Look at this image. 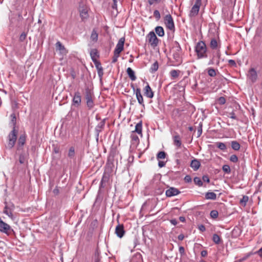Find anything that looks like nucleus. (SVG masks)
Returning a JSON list of instances; mask_svg holds the SVG:
<instances>
[{
	"label": "nucleus",
	"instance_id": "f257e3e1",
	"mask_svg": "<svg viewBox=\"0 0 262 262\" xmlns=\"http://www.w3.org/2000/svg\"><path fill=\"white\" fill-rule=\"evenodd\" d=\"M195 51L199 59L207 57L206 45L204 41H200L197 43Z\"/></svg>",
	"mask_w": 262,
	"mask_h": 262
},
{
	"label": "nucleus",
	"instance_id": "f03ea898",
	"mask_svg": "<svg viewBox=\"0 0 262 262\" xmlns=\"http://www.w3.org/2000/svg\"><path fill=\"white\" fill-rule=\"evenodd\" d=\"M146 41H148L150 45L153 48L157 47L159 43V39L153 31H150L147 35Z\"/></svg>",
	"mask_w": 262,
	"mask_h": 262
},
{
	"label": "nucleus",
	"instance_id": "7ed1b4c3",
	"mask_svg": "<svg viewBox=\"0 0 262 262\" xmlns=\"http://www.w3.org/2000/svg\"><path fill=\"white\" fill-rule=\"evenodd\" d=\"M17 130L13 129L8 135V147L9 148H12L14 146L17 139Z\"/></svg>",
	"mask_w": 262,
	"mask_h": 262
},
{
	"label": "nucleus",
	"instance_id": "20e7f679",
	"mask_svg": "<svg viewBox=\"0 0 262 262\" xmlns=\"http://www.w3.org/2000/svg\"><path fill=\"white\" fill-rule=\"evenodd\" d=\"M111 165H106L105 167L104 172L100 182V188L104 187L105 183H106L108 181L110 172H111Z\"/></svg>",
	"mask_w": 262,
	"mask_h": 262
},
{
	"label": "nucleus",
	"instance_id": "39448f33",
	"mask_svg": "<svg viewBox=\"0 0 262 262\" xmlns=\"http://www.w3.org/2000/svg\"><path fill=\"white\" fill-rule=\"evenodd\" d=\"M93 96V93L89 89H86L84 97L86 100V105L90 109L93 108L94 105Z\"/></svg>",
	"mask_w": 262,
	"mask_h": 262
},
{
	"label": "nucleus",
	"instance_id": "423d86ee",
	"mask_svg": "<svg viewBox=\"0 0 262 262\" xmlns=\"http://www.w3.org/2000/svg\"><path fill=\"white\" fill-rule=\"evenodd\" d=\"M247 80L252 83H254L256 81L258 78V75L257 72L254 68H250L247 74Z\"/></svg>",
	"mask_w": 262,
	"mask_h": 262
},
{
	"label": "nucleus",
	"instance_id": "0eeeda50",
	"mask_svg": "<svg viewBox=\"0 0 262 262\" xmlns=\"http://www.w3.org/2000/svg\"><path fill=\"white\" fill-rule=\"evenodd\" d=\"M70 96L73 97L72 105L75 107L79 106L81 103V95L80 92H75L73 95L70 94Z\"/></svg>",
	"mask_w": 262,
	"mask_h": 262
},
{
	"label": "nucleus",
	"instance_id": "6e6552de",
	"mask_svg": "<svg viewBox=\"0 0 262 262\" xmlns=\"http://www.w3.org/2000/svg\"><path fill=\"white\" fill-rule=\"evenodd\" d=\"M5 207L4 209L3 213L7 215L11 219L13 218L12 211L14 209V205L13 203H8L6 202H5Z\"/></svg>",
	"mask_w": 262,
	"mask_h": 262
},
{
	"label": "nucleus",
	"instance_id": "1a4fd4ad",
	"mask_svg": "<svg viewBox=\"0 0 262 262\" xmlns=\"http://www.w3.org/2000/svg\"><path fill=\"white\" fill-rule=\"evenodd\" d=\"M88 11L89 8L86 5L82 4H80L79 11L82 20H84L89 17Z\"/></svg>",
	"mask_w": 262,
	"mask_h": 262
},
{
	"label": "nucleus",
	"instance_id": "9d476101",
	"mask_svg": "<svg viewBox=\"0 0 262 262\" xmlns=\"http://www.w3.org/2000/svg\"><path fill=\"white\" fill-rule=\"evenodd\" d=\"M164 23L166 27L171 31L174 30V24L173 18L170 14L166 15L164 17Z\"/></svg>",
	"mask_w": 262,
	"mask_h": 262
},
{
	"label": "nucleus",
	"instance_id": "9b49d317",
	"mask_svg": "<svg viewBox=\"0 0 262 262\" xmlns=\"http://www.w3.org/2000/svg\"><path fill=\"white\" fill-rule=\"evenodd\" d=\"M177 164H184V163H190L191 164H200L199 161L196 159L191 160V158H189V157L185 154L184 156V158L183 159H177L176 161Z\"/></svg>",
	"mask_w": 262,
	"mask_h": 262
},
{
	"label": "nucleus",
	"instance_id": "f8f14e48",
	"mask_svg": "<svg viewBox=\"0 0 262 262\" xmlns=\"http://www.w3.org/2000/svg\"><path fill=\"white\" fill-rule=\"evenodd\" d=\"M76 157L75 148L74 146H71L67 151V158L70 162L75 163Z\"/></svg>",
	"mask_w": 262,
	"mask_h": 262
},
{
	"label": "nucleus",
	"instance_id": "ddd939ff",
	"mask_svg": "<svg viewBox=\"0 0 262 262\" xmlns=\"http://www.w3.org/2000/svg\"><path fill=\"white\" fill-rule=\"evenodd\" d=\"M201 5V0H196L194 5L193 6L190 11V17L195 16L198 14Z\"/></svg>",
	"mask_w": 262,
	"mask_h": 262
},
{
	"label": "nucleus",
	"instance_id": "4468645a",
	"mask_svg": "<svg viewBox=\"0 0 262 262\" xmlns=\"http://www.w3.org/2000/svg\"><path fill=\"white\" fill-rule=\"evenodd\" d=\"M133 88V91L134 93H135L137 99L138 100V103L141 105L142 106L144 107L145 104L144 103V100L143 96L141 94V90L140 88L135 89L133 85H132Z\"/></svg>",
	"mask_w": 262,
	"mask_h": 262
},
{
	"label": "nucleus",
	"instance_id": "2eb2a0df",
	"mask_svg": "<svg viewBox=\"0 0 262 262\" xmlns=\"http://www.w3.org/2000/svg\"><path fill=\"white\" fill-rule=\"evenodd\" d=\"M124 37H121L120 38L116 46L114 52L116 53L117 54H120V53L123 51L124 49Z\"/></svg>",
	"mask_w": 262,
	"mask_h": 262
},
{
	"label": "nucleus",
	"instance_id": "dca6fc26",
	"mask_svg": "<svg viewBox=\"0 0 262 262\" xmlns=\"http://www.w3.org/2000/svg\"><path fill=\"white\" fill-rule=\"evenodd\" d=\"M180 193V191L174 187H170L169 189L166 191V195L168 197H171L178 195Z\"/></svg>",
	"mask_w": 262,
	"mask_h": 262
},
{
	"label": "nucleus",
	"instance_id": "f3484780",
	"mask_svg": "<svg viewBox=\"0 0 262 262\" xmlns=\"http://www.w3.org/2000/svg\"><path fill=\"white\" fill-rule=\"evenodd\" d=\"M115 233L119 237H122L125 233L123 225L118 224L116 227Z\"/></svg>",
	"mask_w": 262,
	"mask_h": 262
},
{
	"label": "nucleus",
	"instance_id": "a211bd4d",
	"mask_svg": "<svg viewBox=\"0 0 262 262\" xmlns=\"http://www.w3.org/2000/svg\"><path fill=\"white\" fill-rule=\"evenodd\" d=\"M144 95L149 98H152L154 97V92L148 84L143 89Z\"/></svg>",
	"mask_w": 262,
	"mask_h": 262
},
{
	"label": "nucleus",
	"instance_id": "6ab92c4d",
	"mask_svg": "<svg viewBox=\"0 0 262 262\" xmlns=\"http://www.w3.org/2000/svg\"><path fill=\"white\" fill-rule=\"evenodd\" d=\"M173 145L177 148H180L182 145L181 138L180 135L176 133L173 136Z\"/></svg>",
	"mask_w": 262,
	"mask_h": 262
},
{
	"label": "nucleus",
	"instance_id": "aec40b11",
	"mask_svg": "<svg viewBox=\"0 0 262 262\" xmlns=\"http://www.w3.org/2000/svg\"><path fill=\"white\" fill-rule=\"evenodd\" d=\"M90 56L93 62H95L99 57V53L96 49H92L90 51Z\"/></svg>",
	"mask_w": 262,
	"mask_h": 262
},
{
	"label": "nucleus",
	"instance_id": "412c9836",
	"mask_svg": "<svg viewBox=\"0 0 262 262\" xmlns=\"http://www.w3.org/2000/svg\"><path fill=\"white\" fill-rule=\"evenodd\" d=\"M28 154L27 152L21 153L19 158V162L20 164H24L25 163H28Z\"/></svg>",
	"mask_w": 262,
	"mask_h": 262
},
{
	"label": "nucleus",
	"instance_id": "4be33fe9",
	"mask_svg": "<svg viewBox=\"0 0 262 262\" xmlns=\"http://www.w3.org/2000/svg\"><path fill=\"white\" fill-rule=\"evenodd\" d=\"M126 72L132 81H135L136 79V76H135V72L131 68H128L127 69Z\"/></svg>",
	"mask_w": 262,
	"mask_h": 262
},
{
	"label": "nucleus",
	"instance_id": "5701e85b",
	"mask_svg": "<svg viewBox=\"0 0 262 262\" xmlns=\"http://www.w3.org/2000/svg\"><path fill=\"white\" fill-rule=\"evenodd\" d=\"M205 199L207 200H215L216 194L213 192H207L205 193Z\"/></svg>",
	"mask_w": 262,
	"mask_h": 262
},
{
	"label": "nucleus",
	"instance_id": "b1692460",
	"mask_svg": "<svg viewBox=\"0 0 262 262\" xmlns=\"http://www.w3.org/2000/svg\"><path fill=\"white\" fill-rule=\"evenodd\" d=\"M55 46L56 50L60 51L61 53H64L66 52V48L60 41H57Z\"/></svg>",
	"mask_w": 262,
	"mask_h": 262
},
{
	"label": "nucleus",
	"instance_id": "393cba45",
	"mask_svg": "<svg viewBox=\"0 0 262 262\" xmlns=\"http://www.w3.org/2000/svg\"><path fill=\"white\" fill-rule=\"evenodd\" d=\"M26 139V136L25 134L21 135L18 139V144L19 146H23L25 142Z\"/></svg>",
	"mask_w": 262,
	"mask_h": 262
},
{
	"label": "nucleus",
	"instance_id": "a878e982",
	"mask_svg": "<svg viewBox=\"0 0 262 262\" xmlns=\"http://www.w3.org/2000/svg\"><path fill=\"white\" fill-rule=\"evenodd\" d=\"M155 32L160 37H162L164 35V31L163 27L161 26L156 27L155 28Z\"/></svg>",
	"mask_w": 262,
	"mask_h": 262
},
{
	"label": "nucleus",
	"instance_id": "bb28decb",
	"mask_svg": "<svg viewBox=\"0 0 262 262\" xmlns=\"http://www.w3.org/2000/svg\"><path fill=\"white\" fill-rule=\"evenodd\" d=\"M231 146L234 150H238L241 147L239 143L236 141H232L231 142Z\"/></svg>",
	"mask_w": 262,
	"mask_h": 262
},
{
	"label": "nucleus",
	"instance_id": "cd10ccee",
	"mask_svg": "<svg viewBox=\"0 0 262 262\" xmlns=\"http://www.w3.org/2000/svg\"><path fill=\"white\" fill-rule=\"evenodd\" d=\"M180 73V71L179 70H172L169 74L171 79H174L179 76Z\"/></svg>",
	"mask_w": 262,
	"mask_h": 262
},
{
	"label": "nucleus",
	"instance_id": "c85d7f7f",
	"mask_svg": "<svg viewBox=\"0 0 262 262\" xmlns=\"http://www.w3.org/2000/svg\"><path fill=\"white\" fill-rule=\"evenodd\" d=\"M130 138L132 139V141L133 144H138L139 142V139L138 137L134 133V132H133L131 134Z\"/></svg>",
	"mask_w": 262,
	"mask_h": 262
},
{
	"label": "nucleus",
	"instance_id": "c756f323",
	"mask_svg": "<svg viewBox=\"0 0 262 262\" xmlns=\"http://www.w3.org/2000/svg\"><path fill=\"white\" fill-rule=\"evenodd\" d=\"M142 125L141 122L137 123L135 126V130L134 132L137 133L138 134L142 135Z\"/></svg>",
	"mask_w": 262,
	"mask_h": 262
},
{
	"label": "nucleus",
	"instance_id": "7c9ffc66",
	"mask_svg": "<svg viewBox=\"0 0 262 262\" xmlns=\"http://www.w3.org/2000/svg\"><path fill=\"white\" fill-rule=\"evenodd\" d=\"M98 33H97L95 29H94L92 31V33H91V39L95 42L98 40Z\"/></svg>",
	"mask_w": 262,
	"mask_h": 262
},
{
	"label": "nucleus",
	"instance_id": "2f4dec72",
	"mask_svg": "<svg viewBox=\"0 0 262 262\" xmlns=\"http://www.w3.org/2000/svg\"><path fill=\"white\" fill-rule=\"evenodd\" d=\"M10 117H11V123L12 124L13 129H15L16 123V115L14 113H13L10 115Z\"/></svg>",
	"mask_w": 262,
	"mask_h": 262
},
{
	"label": "nucleus",
	"instance_id": "473e14b6",
	"mask_svg": "<svg viewBox=\"0 0 262 262\" xmlns=\"http://www.w3.org/2000/svg\"><path fill=\"white\" fill-rule=\"evenodd\" d=\"M159 68L158 62L157 61L155 62L151 66L150 68V72L151 73H155L157 71Z\"/></svg>",
	"mask_w": 262,
	"mask_h": 262
},
{
	"label": "nucleus",
	"instance_id": "72a5a7b5",
	"mask_svg": "<svg viewBox=\"0 0 262 262\" xmlns=\"http://www.w3.org/2000/svg\"><path fill=\"white\" fill-rule=\"evenodd\" d=\"M105 125V119H103L96 126V129L98 132L101 131V129L103 128Z\"/></svg>",
	"mask_w": 262,
	"mask_h": 262
},
{
	"label": "nucleus",
	"instance_id": "f704fd0d",
	"mask_svg": "<svg viewBox=\"0 0 262 262\" xmlns=\"http://www.w3.org/2000/svg\"><path fill=\"white\" fill-rule=\"evenodd\" d=\"M212 241L216 244H219L221 243V239L217 234H214L212 236Z\"/></svg>",
	"mask_w": 262,
	"mask_h": 262
},
{
	"label": "nucleus",
	"instance_id": "c9c22d12",
	"mask_svg": "<svg viewBox=\"0 0 262 262\" xmlns=\"http://www.w3.org/2000/svg\"><path fill=\"white\" fill-rule=\"evenodd\" d=\"M216 146L222 150H225L227 149V146L225 143L222 142H216Z\"/></svg>",
	"mask_w": 262,
	"mask_h": 262
},
{
	"label": "nucleus",
	"instance_id": "e433bc0d",
	"mask_svg": "<svg viewBox=\"0 0 262 262\" xmlns=\"http://www.w3.org/2000/svg\"><path fill=\"white\" fill-rule=\"evenodd\" d=\"M207 72L208 75L210 77H215L216 75V71L211 68L207 69Z\"/></svg>",
	"mask_w": 262,
	"mask_h": 262
},
{
	"label": "nucleus",
	"instance_id": "4c0bfd02",
	"mask_svg": "<svg viewBox=\"0 0 262 262\" xmlns=\"http://www.w3.org/2000/svg\"><path fill=\"white\" fill-rule=\"evenodd\" d=\"M166 154L163 151H160L157 155V158L158 160L164 159L166 158Z\"/></svg>",
	"mask_w": 262,
	"mask_h": 262
},
{
	"label": "nucleus",
	"instance_id": "58836bf2",
	"mask_svg": "<svg viewBox=\"0 0 262 262\" xmlns=\"http://www.w3.org/2000/svg\"><path fill=\"white\" fill-rule=\"evenodd\" d=\"M210 46L212 49H215L217 48V42L216 39L213 38L211 40Z\"/></svg>",
	"mask_w": 262,
	"mask_h": 262
},
{
	"label": "nucleus",
	"instance_id": "ea45409f",
	"mask_svg": "<svg viewBox=\"0 0 262 262\" xmlns=\"http://www.w3.org/2000/svg\"><path fill=\"white\" fill-rule=\"evenodd\" d=\"M248 200H249V198L248 196L244 195L243 196L242 199H241L240 200L239 203L241 205L245 206H246L247 202L248 201Z\"/></svg>",
	"mask_w": 262,
	"mask_h": 262
},
{
	"label": "nucleus",
	"instance_id": "a19ab883",
	"mask_svg": "<svg viewBox=\"0 0 262 262\" xmlns=\"http://www.w3.org/2000/svg\"><path fill=\"white\" fill-rule=\"evenodd\" d=\"M222 169L225 173L229 174L231 172L229 165H223Z\"/></svg>",
	"mask_w": 262,
	"mask_h": 262
},
{
	"label": "nucleus",
	"instance_id": "79ce46f5",
	"mask_svg": "<svg viewBox=\"0 0 262 262\" xmlns=\"http://www.w3.org/2000/svg\"><path fill=\"white\" fill-rule=\"evenodd\" d=\"M239 233H240L239 229L238 228H234L232 231V236L236 237H237L239 235Z\"/></svg>",
	"mask_w": 262,
	"mask_h": 262
},
{
	"label": "nucleus",
	"instance_id": "37998d69",
	"mask_svg": "<svg viewBox=\"0 0 262 262\" xmlns=\"http://www.w3.org/2000/svg\"><path fill=\"white\" fill-rule=\"evenodd\" d=\"M194 182L199 186H202L203 182L200 178L195 177L194 178Z\"/></svg>",
	"mask_w": 262,
	"mask_h": 262
},
{
	"label": "nucleus",
	"instance_id": "c03bdc74",
	"mask_svg": "<svg viewBox=\"0 0 262 262\" xmlns=\"http://www.w3.org/2000/svg\"><path fill=\"white\" fill-rule=\"evenodd\" d=\"M210 216L213 219H216L219 213L217 210H213L210 212Z\"/></svg>",
	"mask_w": 262,
	"mask_h": 262
},
{
	"label": "nucleus",
	"instance_id": "a18cd8bd",
	"mask_svg": "<svg viewBox=\"0 0 262 262\" xmlns=\"http://www.w3.org/2000/svg\"><path fill=\"white\" fill-rule=\"evenodd\" d=\"M217 102L220 105H223L226 103V99L224 97H220L217 99Z\"/></svg>",
	"mask_w": 262,
	"mask_h": 262
},
{
	"label": "nucleus",
	"instance_id": "49530a36",
	"mask_svg": "<svg viewBox=\"0 0 262 262\" xmlns=\"http://www.w3.org/2000/svg\"><path fill=\"white\" fill-rule=\"evenodd\" d=\"M154 16L157 20H159V19L161 17L160 13L159 11L157 10L154 11Z\"/></svg>",
	"mask_w": 262,
	"mask_h": 262
},
{
	"label": "nucleus",
	"instance_id": "de8ad7c7",
	"mask_svg": "<svg viewBox=\"0 0 262 262\" xmlns=\"http://www.w3.org/2000/svg\"><path fill=\"white\" fill-rule=\"evenodd\" d=\"M230 160L233 163H236L238 161V158L236 155H233L230 157Z\"/></svg>",
	"mask_w": 262,
	"mask_h": 262
},
{
	"label": "nucleus",
	"instance_id": "09e8293b",
	"mask_svg": "<svg viewBox=\"0 0 262 262\" xmlns=\"http://www.w3.org/2000/svg\"><path fill=\"white\" fill-rule=\"evenodd\" d=\"M120 54H117L116 53L114 52V56L113 57L112 63H115L117 61L118 58Z\"/></svg>",
	"mask_w": 262,
	"mask_h": 262
},
{
	"label": "nucleus",
	"instance_id": "8fccbe9b",
	"mask_svg": "<svg viewBox=\"0 0 262 262\" xmlns=\"http://www.w3.org/2000/svg\"><path fill=\"white\" fill-rule=\"evenodd\" d=\"M161 0H148V2L150 5L159 4Z\"/></svg>",
	"mask_w": 262,
	"mask_h": 262
},
{
	"label": "nucleus",
	"instance_id": "3c124183",
	"mask_svg": "<svg viewBox=\"0 0 262 262\" xmlns=\"http://www.w3.org/2000/svg\"><path fill=\"white\" fill-rule=\"evenodd\" d=\"M27 34L25 33H23L20 34L19 36V40L20 41H23L26 38Z\"/></svg>",
	"mask_w": 262,
	"mask_h": 262
},
{
	"label": "nucleus",
	"instance_id": "603ef678",
	"mask_svg": "<svg viewBox=\"0 0 262 262\" xmlns=\"http://www.w3.org/2000/svg\"><path fill=\"white\" fill-rule=\"evenodd\" d=\"M97 73L98 76L101 78H102L103 75V68H99L98 70H97Z\"/></svg>",
	"mask_w": 262,
	"mask_h": 262
},
{
	"label": "nucleus",
	"instance_id": "864d4df0",
	"mask_svg": "<svg viewBox=\"0 0 262 262\" xmlns=\"http://www.w3.org/2000/svg\"><path fill=\"white\" fill-rule=\"evenodd\" d=\"M94 63H95L96 68L97 70H98V69H99V68H102V67L101 66L100 63L99 62H98L97 61V60H96V61L95 62H94Z\"/></svg>",
	"mask_w": 262,
	"mask_h": 262
},
{
	"label": "nucleus",
	"instance_id": "5fc2aeb1",
	"mask_svg": "<svg viewBox=\"0 0 262 262\" xmlns=\"http://www.w3.org/2000/svg\"><path fill=\"white\" fill-rule=\"evenodd\" d=\"M229 117L231 118V119H236V116L235 114V113L233 112H232L231 113H229V116H228Z\"/></svg>",
	"mask_w": 262,
	"mask_h": 262
},
{
	"label": "nucleus",
	"instance_id": "6e6d98bb",
	"mask_svg": "<svg viewBox=\"0 0 262 262\" xmlns=\"http://www.w3.org/2000/svg\"><path fill=\"white\" fill-rule=\"evenodd\" d=\"M184 180L187 183H189L191 182V178L190 176L187 175L184 178Z\"/></svg>",
	"mask_w": 262,
	"mask_h": 262
},
{
	"label": "nucleus",
	"instance_id": "4d7b16f0",
	"mask_svg": "<svg viewBox=\"0 0 262 262\" xmlns=\"http://www.w3.org/2000/svg\"><path fill=\"white\" fill-rule=\"evenodd\" d=\"M202 179L204 182L207 183H209L210 182V179L208 176H203Z\"/></svg>",
	"mask_w": 262,
	"mask_h": 262
},
{
	"label": "nucleus",
	"instance_id": "13d9d810",
	"mask_svg": "<svg viewBox=\"0 0 262 262\" xmlns=\"http://www.w3.org/2000/svg\"><path fill=\"white\" fill-rule=\"evenodd\" d=\"M255 253L257 254L262 259V247L258 250H257Z\"/></svg>",
	"mask_w": 262,
	"mask_h": 262
},
{
	"label": "nucleus",
	"instance_id": "bf43d9fd",
	"mask_svg": "<svg viewBox=\"0 0 262 262\" xmlns=\"http://www.w3.org/2000/svg\"><path fill=\"white\" fill-rule=\"evenodd\" d=\"M179 251L181 255H183L185 253L184 248L182 246L179 247Z\"/></svg>",
	"mask_w": 262,
	"mask_h": 262
},
{
	"label": "nucleus",
	"instance_id": "052dcab7",
	"mask_svg": "<svg viewBox=\"0 0 262 262\" xmlns=\"http://www.w3.org/2000/svg\"><path fill=\"white\" fill-rule=\"evenodd\" d=\"M201 165H190V166L194 170H197L200 167Z\"/></svg>",
	"mask_w": 262,
	"mask_h": 262
},
{
	"label": "nucleus",
	"instance_id": "680f3d73",
	"mask_svg": "<svg viewBox=\"0 0 262 262\" xmlns=\"http://www.w3.org/2000/svg\"><path fill=\"white\" fill-rule=\"evenodd\" d=\"M198 228L202 232H203V231H205V230H206L205 227L203 225H199L198 227Z\"/></svg>",
	"mask_w": 262,
	"mask_h": 262
},
{
	"label": "nucleus",
	"instance_id": "e2e57ef3",
	"mask_svg": "<svg viewBox=\"0 0 262 262\" xmlns=\"http://www.w3.org/2000/svg\"><path fill=\"white\" fill-rule=\"evenodd\" d=\"M117 1H113V4L112 5V8L114 9L117 10Z\"/></svg>",
	"mask_w": 262,
	"mask_h": 262
},
{
	"label": "nucleus",
	"instance_id": "0e129e2a",
	"mask_svg": "<svg viewBox=\"0 0 262 262\" xmlns=\"http://www.w3.org/2000/svg\"><path fill=\"white\" fill-rule=\"evenodd\" d=\"M201 254L202 257H205L207 255V251L206 250H203L201 251Z\"/></svg>",
	"mask_w": 262,
	"mask_h": 262
},
{
	"label": "nucleus",
	"instance_id": "69168bd1",
	"mask_svg": "<svg viewBox=\"0 0 262 262\" xmlns=\"http://www.w3.org/2000/svg\"><path fill=\"white\" fill-rule=\"evenodd\" d=\"M59 191V190L57 188H55L53 190V193H54V195H57L58 194Z\"/></svg>",
	"mask_w": 262,
	"mask_h": 262
},
{
	"label": "nucleus",
	"instance_id": "338daca9",
	"mask_svg": "<svg viewBox=\"0 0 262 262\" xmlns=\"http://www.w3.org/2000/svg\"><path fill=\"white\" fill-rule=\"evenodd\" d=\"M170 223L173 225H176L178 224V222L176 219H172L170 220Z\"/></svg>",
	"mask_w": 262,
	"mask_h": 262
},
{
	"label": "nucleus",
	"instance_id": "774afa93",
	"mask_svg": "<svg viewBox=\"0 0 262 262\" xmlns=\"http://www.w3.org/2000/svg\"><path fill=\"white\" fill-rule=\"evenodd\" d=\"M54 152L56 154L58 153L59 152V147H58L57 146H54Z\"/></svg>",
	"mask_w": 262,
	"mask_h": 262
}]
</instances>
